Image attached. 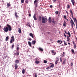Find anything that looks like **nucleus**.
<instances>
[{"label":"nucleus","mask_w":77,"mask_h":77,"mask_svg":"<svg viewBox=\"0 0 77 77\" xmlns=\"http://www.w3.org/2000/svg\"><path fill=\"white\" fill-rule=\"evenodd\" d=\"M7 26L8 27H4L3 28V30L4 31V32H8V31H9H9H11L12 30V28H11V26L9 25V24L7 25Z\"/></svg>","instance_id":"obj_1"},{"label":"nucleus","mask_w":77,"mask_h":77,"mask_svg":"<svg viewBox=\"0 0 77 77\" xmlns=\"http://www.w3.org/2000/svg\"><path fill=\"white\" fill-rule=\"evenodd\" d=\"M48 20L46 18L44 17H42V23H45Z\"/></svg>","instance_id":"obj_2"},{"label":"nucleus","mask_w":77,"mask_h":77,"mask_svg":"<svg viewBox=\"0 0 77 77\" xmlns=\"http://www.w3.org/2000/svg\"><path fill=\"white\" fill-rule=\"evenodd\" d=\"M11 39H11L10 40V44H12V42L14 41H15V38H14V36H12V37H11Z\"/></svg>","instance_id":"obj_3"},{"label":"nucleus","mask_w":77,"mask_h":77,"mask_svg":"<svg viewBox=\"0 0 77 77\" xmlns=\"http://www.w3.org/2000/svg\"><path fill=\"white\" fill-rule=\"evenodd\" d=\"M71 22H70V23L71 24V26L72 28H73V25H74V21H73V20H71Z\"/></svg>","instance_id":"obj_4"},{"label":"nucleus","mask_w":77,"mask_h":77,"mask_svg":"<svg viewBox=\"0 0 77 77\" xmlns=\"http://www.w3.org/2000/svg\"><path fill=\"white\" fill-rule=\"evenodd\" d=\"M73 19L75 23H76V24H77V19H76V18H73Z\"/></svg>","instance_id":"obj_5"},{"label":"nucleus","mask_w":77,"mask_h":77,"mask_svg":"<svg viewBox=\"0 0 77 77\" xmlns=\"http://www.w3.org/2000/svg\"><path fill=\"white\" fill-rule=\"evenodd\" d=\"M71 2L72 3L73 6H74V4L75 3V1H74V0H71Z\"/></svg>","instance_id":"obj_6"},{"label":"nucleus","mask_w":77,"mask_h":77,"mask_svg":"<svg viewBox=\"0 0 77 77\" xmlns=\"http://www.w3.org/2000/svg\"><path fill=\"white\" fill-rule=\"evenodd\" d=\"M28 45H29V47H32V43L30 42L29 41L28 42Z\"/></svg>","instance_id":"obj_7"},{"label":"nucleus","mask_w":77,"mask_h":77,"mask_svg":"<svg viewBox=\"0 0 77 77\" xmlns=\"http://www.w3.org/2000/svg\"><path fill=\"white\" fill-rule=\"evenodd\" d=\"M51 52L52 53V54H53V55H55L56 54V52H54V51L53 50Z\"/></svg>","instance_id":"obj_8"},{"label":"nucleus","mask_w":77,"mask_h":77,"mask_svg":"<svg viewBox=\"0 0 77 77\" xmlns=\"http://www.w3.org/2000/svg\"><path fill=\"white\" fill-rule=\"evenodd\" d=\"M15 63L16 64H18V63H19V60H16L15 61Z\"/></svg>","instance_id":"obj_9"},{"label":"nucleus","mask_w":77,"mask_h":77,"mask_svg":"<svg viewBox=\"0 0 77 77\" xmlns=\"http://www.w3.org/2000/svg\"><path fill=\"white\" fill-rule=\"evenodd\" d=\"M33 18L34 20H37V19L36 17V15H35V14H34L33 16Z\"/></svg>","instance_id":"obj_10"},{"label":"nucleus","mask_w":77,"mask_h":77,"mask_svg":"<svg viewBox=\"0 0 77 77\" xmlns=\"http://www.w3.org/2000/svg\"><path fill=\"white\" fill-rule=\"evenodd\" d=\"M58 43H59L60 44H61L62 43V41L58 40L57 41Z\"/></svg>","instance_id":"obj_11"},{"label":"nucleus","mask_w":77,"mask_h":77,"mask_svg":"<svg viewBox=\"0 0 77 77\" xmlns=\"http://www.w3.org/2000/svg\"><path fill=\"white\" fill-rule=\"evenodd\" d=\"M15 15L16 18H17L18 17V15L17 14V12H15Z\"/></svg>","instance_id":"obj_12"},{"label":"nucleus","mask_w":77,"mask_h":77,"mask_svg":"<svg viewBox=\"0 0 77 77\" xmlns=\"http://www.w3.org/2000/svg\"><path fill=\"white\" fill-rule=\"evenodd\" d=\"M32 44H33V45H35V43H36V41H32Z\"/></svg>","instance_id":"obj_13"},{"label":"nucleus","mask_w":77,"mask_h":77,"mask_svg":"<svg viewBox=\"0 0 77 77\" xmlns=\"http://www.w3.org/2000/svg\"><path fill=\"white\" fill-rule=\"evenodd\" d=\"M15 69H17L18 68V66H17V64H15Z\"/></svg>","instance_id":"obj_14"},{"label":"nucleus","mask_w":77,"mask_h":77,"mask_svg":"<svg viewBox=\"0 0 77 77\" xmlns=\"http://www.w3.org/2000/svg\"><path fill=\"white\" fill-rule=\"evenodd\" d=\"M29 35L30 36H31V37H32V38H33V34H32V33H29Z\"/></svg>","instance_id":"obj_15"},{"label":"nucleus","mask_w":77,"mask_h":77,"mask_svg":"<svg viewBox=\"0 0 77 77\" xmlns=\"http://www.w3.org/2000/svg\"><path fill=\"white\" fill-rule=\"evenodd\" d=\"M48 21L49 23H51V17H49L48 19Z\"/></svg>","instance_id":"obj_16"},{"label":"nucleus","mask_w":77,"mask_h":77,"mask_svg":"<svg viewBox=\"0 0 77 77\" xmlns=\"http://www.w3.org/2000/svg\"><path fill=\"white\" fill-rule=\"evenodd\" d=\"M67 41H70V38H69V36H67Z\"/></svg>","instance_id":"obj_17"},{"label":"nucleus","mask_w":77,"mask_h":77,"mask_svg":"<svg viewBox=\"0 0 77 77\" xmlns=\"http://www.w3.org/2000/svg\"><path fill=\"white\" fill-rule=\"evenodd\" d=\"M14 55H15V56H18V55H19V53L17 52L16 53H15L14 54Z\"/></svg>","instance_id":"obj_18"},{"label":"nucleus","mask_w":77,"mask_h":77,"mask_svg":"<svg viewBox=\"0 0 77 77\" xmlns=\"http://www.w3.org/2000/svg\"><path fill=\"white\" fill-rule=\"evenodd\" d=\"M67 34H68L69 35V37H71V34H70V32L69 31L68 32Z\"/></svg>","instance_id":"obj_19"},{"label":"nucleus","mask_w":77,"mask_h":77,"mask_svg":"<svg viewBox=\"0 0 77 77\" xmlns=\"http://www.w3.org/2000/svg\"><path fill=\"white\" fill-rule=\"evenodd\" d=\"M65 62H66V59H64L63 61L62 64H63L64 65L65 63Z\"/></svg>","instance_id":"obj_20"},{"label":"nucleus","mask_w":77,"mask_h":77,"mask_svg":"<svg viewBox=\"0 0 77 77\" xmlns=\"http://www.w3.org/2000/svg\"><path fill=\"white\" fill-rule=\"evenodd\" d=\"M18 32L19 33H21V29L19 28V30H18Z\"/></svg>","instance_id":"obj_21"},{"label":"nucleus","mask_w":77,"mask_h":77,"mask_svg":"<svg viewBox=\"0 0 77 77\" xmlns=\"http://www.w3.org/2000/svg\"><path fill=\"white\" fill-rule=\"evenodd\" d=\"M54 66V64H52L50 67L51 68H53Z\"/></svg>","instance_id":"obj_22"},{"label":"nucleus","mask_w":77,"mask_h":77,"mask_svg":"<svg viewBox=\"0 0 77 77\" xmlns=\"http://www.w3.org/2000/svg\"><path fill=\"white\" fill-rule=\"evenodd\" d=\"M58 62H59V60H56L55 61V64H57Z\"/></svg>","instance_id":"obj_23"},{"label":"nucleus","mask_w":77,"mask_h":77,"mask_svg":"<svg viewBox=\"0 0 77 77\" xmlns=\"http://www.w3.org/2000/svg\"><path fill=\"white\" fill-rule=\"evenodd\" d=\"M22 73L24 74L25 73V70H24V69H23L22 71Z\"/></svg>","instance_id":"obj_24"},{"label":"nucleus","mask_w":77,"mask_h":77,"mask_svg":"<svg viewBox=\"0 0 77 77\" xmlns=\"http://www.w3.org/2000/svg\"><path fill=\"white\" fill-rule=\"evenodd\" d=\"M63 42L64 44L65 45H67V44L66 43V42H65V41H64Z\"/></svg>","instance_id":"obj_25"},{"label":"nucleus","mask_w":77,"mask_h":77,"mask_svg":"<svg viewBox=\"0 0 77 77\" xmlns=\"http://www.w3.org/2000/svg\"><path fill=\"white\" fill-rule=\"evenodd\" d=\"M8 38H9V37H8V36H7L6 37V38H5V41H8Z\"/></svg>","instance_id":"obj_26"},{"label":"nucleus","mask_w":77,"mask_h":77,"mask_svg":"<svg viewBox=\"0 0 77 77\" xmlns=\"http://www.w3.org/2000/svg\"><path fill=\"white\" fill-rule=\"evenodd\" d=\"M39 50H40V51H43V49L41 48H40V47H39Z\"/></svg>","instance_id":"obj_27"},{"label":"nucleus","mask_w":77,"mask_h":77,"mask_svg":"<svg viewBox=\"0 0 77 77\" xmlns=\"http://www.w3.org/2000/svg\"><path fill=\"white\" fill-rule=\"evenodd\" d=\"M7 5L8 7H9V6H11V4L8 3H7Z\"/></svg>","instance_id":"obj_28"},{"label":"nucleus","mask_w":77,"mask_h":77,"mask_svg":"<svg viewBox=\"0 0 77 77\" xmlns=\"http://www.w3.org/2000/svg\"><path fill=\"white\" fill-rule=\"evenodd\" d=\"M37 2H38V0H35L34 2V4H35Z\"/></svg>","instance_id":"obj_29"},{"label":"nucleus","mask_w":77,"mask_h":77,"mask_svg":"<svg viewBox=\"0 0 77 77\" xmlns=\"http://www.w3.org/2000/svg\"><path fill=\"white\" fill-rule=\"evenodd\" d=\"M38 20L39 21H41V17L39 16V18H38Z\"/></svg>","instance_id":"obj_30"},{"label":"nucleus","mask_w":77,"mask_h":77,"mask_svg":"<svg viewBox=\"0 0 77 77\" xmlns=\"http://www.w3.org/2000/svg\"><path fill=\"white\" fill-rule=\"evenodd\" d=\"M44 63H47V61L46 60H44Z\"/></svg>","instance_id":"obj_31"},{"label":"nucleus","mask_w":77,"mask_h":77,"mask_svg":"<svg viewBox=\"0 0 77 77\" xmlns=\"http://www.w3.org/2000/svg\"><path fill=\"white\" fill-rule=\"evenodd\" d=\"M74 48L75 49V48H76V44H74Z\"/></svg>","instance_id":"obj_32"},{"label":"nucleus","mask_w":77,"mask_h":77,"mask_svg":"<svg viewBox=\"0 0 77 77\" xmlns=\"http://www.w3.org/2000/svg\"><path fill=\"white\" fill-rule=\"evenodd\" d=\"M63 17L64 18L65 20H66V16L64 15L63 16Z\"/></svg>","instance_id":"obj_33"},{"label":"nucleus","mask_w":77,"mask_h":77,"mask_svg":"<svg viewBox=\"0 0 77 77\" xmlns=\"http://www.w3.org/2000/svg\"><path fill=\"white\" fill-rule=\"evenodd\" d=\"M65 55V52H63L62 55V56L63 57Z\"/></svg>","instance_id":"obj_34"},{"label":"nucleus","mask_w":77,"mask_h":77,"mask_svg":"<svg viewBox=\"0 0 77 77\" xmlns=\"http://www.w3.org/2000/svg\"><path fill=\"white\" fill-rule=\"evenodd\" d=\"M21 3H23L24 2V0H21Z\"/></svg>","instance_id":"obj_35"},{"label":"nucleus","mask_w":77,"mask_h":77,"mask_svg":"<svg viewBox=\"0 0 77 77\" xmlns=\"http://www.w3.org/2000/svg\"><path fill=\"white\" fill-rule=\"evenodd\" d=\"M35 63H36L37 64H38L39 63V62L38 61H35Z\"/></svg>","instance_id":"obj_36"},{"label":"nucleus","mask_w":77,"mask_h":77,"mask_svg":"<svg viewBox=\"0 0 77 77\" xmlns=\"http://www.w3.org/2000/svg\"><path fill=\"white\" fill-rule=\"evenodd\" d=\"M14 45H12L11 48L13 49V48H14Z\"/></svg>","instance_id":"obj_37"},{"label":"nucleus","mask_w":77,"mask_h":77,"mask_svg":"<svg viewBox=\"0 0 77 77\" xmlns=\"http://www.w3.org/2000/svg\"><path fill=\"white\" fill-rule=\"evenodd\" d=\"M47 69H51V68H50V67H48L46 68Z\"/></svg>","instance_id":"obj_38"},{"label":"nucleus","mask_w":77,"mask_h":77,"mask_svg":"<svg viewBox=\"0 0 77 77\" xmlns=\"http://www.w3.org/2000/svg\"><path fill=\"white\" fill-rule=\"evenodd\" d=\"M55 13L56 14H59V12L57 11H55Z\"/></svg>","instance_id":"obj_39"},{"label":"nucleus","mask_w":77,"mask_h":77,"mask_svg":"<svg viewBox=\"0 0 77 77\" xmlns=\"http://www.w3.org/2000/svg\"><path fill=\"white\" fill-rule=\"evenodd\" d=\"M70 7V6H69V5H67V8H69V7Z\"/></svg>","instance_id":"obj_40"},{"label":"nucleus","mask_w":77,"mask_h":77,"mask_svg":"<svg viewBox=\"0 0 77 77\" xmlns=\"http://www.w3.org/2000/svg\"><path fill=\"white\" fill-rule=\"evenodd\" d=\"M72 52L73 53H74V51L73 49H72Z\"/></svg>","instance_id":"obj_41"},{"label":"nucleus","mask_w":77,"mask_h":77,"mask_svg":"<svg viewBox=\"0 0 77 77\" xmlns=\"http://www.w3.org/2000/svg\"><path fill=\"white\" fill-rule=\"evenodd\" d=\"M51 21L52 23H54V19L52 20Z\"/></svg>","instance_id":"obj_42"},{"label":"nucleus","mask_w":77,"mask_h":77,"mask_svg":"<svg viewBox=\"0 0 77 77\" xmlns=\"http://www.w3.org/2000/svg\"><path fill=\"white\" fill-rule=\"evenodd\" d=\"M70 13H71V14H73V13H72V10H70Z\"/></svg>","instance_id":"obj_43"},{"label":"nucleus","mask_w":77,"mask_h":77,"mask_svg":"<svg viewBox=\"0 0 77 77\" xmlns=\"http://www.w3.org/2000/svg\"><path fill=\"white\" fill-rule=\"evenodd\" d=\"M25 2L26 3H28V0H26Z\"/></svg>","instance_id":"obj_44"},{"label":"nucleus","mask_w":77,"mask_h":77,"mask_svg":"<svg viewBox=\"0 0 77 77\" xmlns=\"http://www.w3.org/2000/svg\"><path fill=\"white\" fill-rule=\"evenodd\" d=\"M63 26H64V27H65V26H66V24L63 23Z\"/></svg>","instance_id":"obj_45"},{"label":"nucleus","mask_w":77,"mask_h":77,"mask_svg":"<svg viewBox=\"0 0 77 77\" xmlns=\"http://www.w3.org/2000/svg\"><path fill=\"white\" fill-rule=\"evenodd\" d=\"M17 51H18V50H19V48L18 47H17Z\"/></svg>","instance_id":"obj_46"},{"label":"nucleus","mask_w":77,"mask_h":77,"mask_svg":"<svg viewBox=\"0 0 77 77\" xmlns=\"http://www.w3.org/2000/svg\"><path fill=\"white\" fill-rule=\"evenodd\" d=\"M73 65V63H71V66H72Z\"/></svg>","instance_id":"obj_47"},{"label":"nucleus","mask_w":77,"mask_h":77,"mask_svg":"<svg viewBox=\"0 0 77 77\" xmlns=\"http://www.w3.org/2000/svg\"><path fill=\"white\" fill-rule=\"evenodd\" d=\"M64 34V36L65 37H66V35L64 33H63Z\"/></svg>","instance_id":"obj_48"},{"label":"nucleus","mask_w":77,"mask_h":77,"mask_svg":"<svg viewBox=\"0 0 77 77\" xmlns=\"http://www.w3.org/2000/svg\"><path fill=\"white\" fill-rule=\"evenodd\" d=\"M62 58H60V61L61 62H62Z\"/></svg>","instance_id":"obj_49"},{"label":"nucleus","mask_w":77,"mask_h":77,"mask_svg":"<svg viewBox=\"0 0 77 77\" xmlns=\"http://www.w3.org/2000/svg\"><path fill=\"white\" fill-rule=\"evenodd\" d=\"M28 40H29V41H32V39H31V38H29Z\"/></svg>","instance_id":"obj_50"},{"label":"nucleus","mask_w":77,"mask_h":77,"mask_svg":"<svg viewBox=\"0 0 77 77\" xmlns=\"http://www.w3.org/2000/svg\"><path fill=\"white\" fill-rule=\"evenodd\" d=\"M56 0H53V3H55L56 2Z\"/></svg>","instance_id":"obj_51"},{"label":"nucleus","mask_w":77,"mask_h":77,"mask_svg":"<svg viewBox=\"0 0 77 77\" xmlns=\"http://www.w3.org/2000/svg\"><path fill=\"white\" fill-rule=\"evenodd\" d=\"M66 13H67L68 15V11H66Z\"/></svg>","instance_id":"obj_52"},{"label":"nucleus","mask_w":77,"mask_h":77,"mask_svg":"<svg viewBox=\"0 0 77 77\" xmlns=\"http://www.w3.org/2000/svg\"><path fill=\"white\" fill-rule=\"evenodd\" d=\"M50 8H53V6H52V5H50Z\"/></svg>","instance_id":"obj_53"},{"label":"nucleus","mask_w":77,"mask_h":77,"mask_svg":"<svg viewBox=\"0 0 77 77\" xmlns=\"http://www.w3.org/2000/svg\"><path fill=\"white\" fill-rule=\"evenodd\" d=\"M35 60H36V61H37V60H38V58H35Z\"/></svg>","instance_id":"obj_54"},{"label":"nucleus","mask_w":77,"mask_h":77,"mask_svg":"<svg viewBox=\"0 0 77 77\" xmlns=\"http://www.w3.org/2000/svg\"><path fill=\"white\" fill-rule=\"evenodd\" d=\"M72 42H73V45H74V44H75V43H74V41H73Z\"/></svg>","instance_id":"obj_55"},{"label":"nucleus","mask_w":77,"mask_h":77,"mask_svg":"<svg viewBox=\"0 0 77 77\" xmlns=\"http://www.w3.org/2000/svg\"><path fill=\"white\" fill-rule=\"evenodd\" d=\"M63 24H66V22L64 21L63 22Z\"/></svg>","instance_id":"obj_56"},{"label":"nucleus","mask_w":77,"mask_h":77,"mask_svg":"<svg viewBox=\"0 0 77 77\" xmlns=\"http://www.w3.org/2000/svg\"><path fill=\"white\" fill-rule=\"evenodd\" d=\"M35 77H37V75L36 74H35Z\"/></svg>","instance_id":"obj_57"},{"label":"nucleus","mask_w":77,"mask_h":77,"mask_svg":"<svg viewBox=\"0 0 77 77\" xmlns=\"http://www.w3.org/2000/svg\"><path fill=\"white\" fill-rule=\"evenodd\" d=\"M28 26H29V27H31V26H30V25L29 24L28 25Z\"/></svg>","instance_id":"obj_58"},{"label":"nucleus","mask_w":77,"mask_h":77,"mask_svg":"<svg viewBox=\"0 0 77 77\" xmlns=\"http://www.w3.org/2000/svg\"><path fill=\"white\" fill-rule=\"evenodd\" d=\"M64 32H65V33H66V34H67V33L66 32V31H65Z\"/></svg>","instance_id":"obj_59"},{"label":"nucleus","mask_w":77,"mask_h":77,"mask_svg":"<svg viewBox=\"0 0 77 77\" xmlns=\"http://www.w3.org/2000/svg\"><path fill=\"white\" fill-rule=\"evenodd\" d=\"M72 17H73V14H71Z\"/></svg>","instance_id":"obj_60"},{"label":"nucleus","mask_w":77,"mask_h":77,"mask_svg":"<svg viewBox=\"0 0 77 77\" xmlns=\"http://www.w3.org/2000/svg\"><path fill=\"white\" fill-rule=\"evenodd\" d=\"M29 17H31V14H29Z\"/></svg>","instance_id":"obj_61"},{"label":"nucleus","mask_w":77,"mask_h":77,"mask_svg":"<svg viewBox=\"0 0 77 77\" xmlns=\"http://www.w3.org/2000/svg\"><path fill=\"white\" fill-rule=\"evenodd\" d=\"M17 47H18L19 46V45H17Z\"/></svg>","instance_id":"obj_62"},{"label":"nucleus","mask_w":77,"mask_h":77,"mask_svg":"<svg viewBox=\"0 0 77 77\" xmlns=\"http://www.w3.org/2000/svg\"><path fill=\"white\" fill-rule=\"evenodd\" d=\"M68 44L69 45H71V43H68Z\"/></svg>","instance_id":"obj_63"},{"label":"nucleus","mask_w":77,"mask_h":77,"mask_svg":"<svg viewBox=\"0 0 77 77\" xmlns=\"http://www.w3.org/2000/svg\"><path fill=\"white\" fill-rule=\"evenodd\" d=\"M76 29L77 30V24H76Z\"/></svg>","instance_id":"obj_64"}]
</instances>
